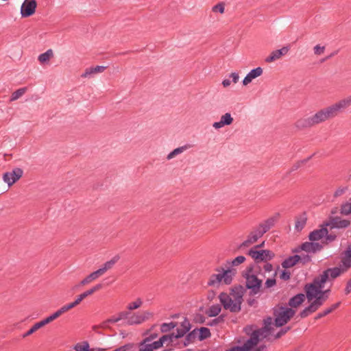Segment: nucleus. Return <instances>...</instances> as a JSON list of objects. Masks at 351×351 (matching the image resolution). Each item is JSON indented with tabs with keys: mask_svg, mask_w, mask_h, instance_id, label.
Segmentation results:
<instances>
[{
	"mask_svg": "<svg viewBox=\"0 0 351 351\" xmlns=\"http://www.w3.org/2000/svg\"><path fill=\"white\" fill-rule=\"evenodd\" d=\"M151 316L152 313L148 311L130 312L128 325L141 324L149 319Z\"/></svg>",
	"mask_w": 351,
	"mask_h": 351,
	"instance_id": "9d476101",
	"label": "nucleus"
},
{
	"mask_svg": "<svg viewBox=\"0 0 351 351\" xmlns=\"http://www.w3.org/2000/svg\"><path fill=\"white\" fill-rule=\"evenodd\" d=\"M60 316H59L58 313H57V311H56L53 313H52L51 315H50L49 316L45 318L44 319L41 320V322L43 323H44L43 325L45 326V325L49 324L50 322H53V320H55L56 319H57Z\"/></svg>",
	"mask_w": 351,
	"mask_h": 351,
	"instance_id": "4c0bfd02",
	"label": "nucleus"
},
{
	"mask_svg": "<svg viewBox=\"0 0 351 351\" xmlns=\"http://www.w3.org/2000/svg\"><path fill=\"white\" fill-rule=\"evenodd\" d=\"M210 336V330L207 328L202 327L199 329V338L200 339H204Z\"/></svg>",
	"mask_w": 351,
	"mask_h": 351,
	"instance_id": "79ce46f5",
	"label": "nucleus"
},
{
	"mask_svg": "<svg viewBox=\"0 0 351 351\" xmlns=\"http://www.w3.org/2000/svg\"><path fill=\"white\" fill-rule=\"evenodd\" d=\"M325 239H326V243H328V242H332L333 241L335 240L336 239V235L335 234H328L327 233L326 236H325Z\"/></svg>",
	"mask_w": 351,
	"mask_h": 351,
	"instance_id": "e2e57ef3",
	"label": "nucleus"
},
{
	"mask_svg": "<svg viewBox=\"0 0 351 351\" xmlns=\"http://www.w3.org/2000/svg\"><path fill=\"white\" fill-rule=\"evenodd\" d=\"M295 127L298 129L302 130L306 128H311L313 127L315 125L314 121L313 120L312 116H310L308 117H304L298 119L295 123Z\"/></svg>",
	"mask_w": 351,
	"mask_h": 351,
	"instance_id": "4be33fe9",
	"label": "nucleus"
},
{
	"mask_svg": "<svg viewBox=\"0 0 351 351\" xmlns=\"http://www.w3.org/2000/svg\"><path fill=\"white\" fill-rule=\"evenodd\" d=\"M53 57V51L51 49L47 50L45 53L38 56V60L40 64L48 63L51 58Z\"/></svg>",
	"mask_w": 351,
	"mask_h": 351,
	"instance_id": "bb28decb",
	"label": "nucleus"
},
{
	"mask_svg": "<svg viewBox=\"0 0 351 351\" xmlns=\"http://www.w3.org/2000/svg\"><path fill=\"white\" fill-rule=\"evenodd\" d=\"M289 330V328H287V329L284 330V329H282L277 335H276V338H279L282 335H285L287 330Z\"/></svg>",
	"mask_w": 351,
	"mask_h": 351,
	"instance_id": "774afa93",
	"label": "nucleus"
},
{
	"mask_svg": "<svg viewBox=\"0 0 351 351\" xmlns=\"http://www.w3.org/2000/svg\"><path fill=\"white\" fill-rule=\"evenodd\" d=\"M295 313L291 308L276 306L274 308V322L277 327L286 324Z\"/></svg>",
	"mask_w": 351,
	"mask_h": 351,
	"instance_id": "0eeeda50",
	"label": "nucleus"
},
{
	"mask_svg": "<svg viewBox=\"0 0 351 351\" xmlns=\"http://www.w3.org/2000/svg\"><path fill=\"white\" fill-rule=\"evenodd\" d=\"M36 0H25L21 6V16L27 18L32 16L36 12Z\"/></svg>",
	"mask_w": 351,
	"mask_h": 351,
	"instance_id": "1a4fd4ad",
	"label": "nucleus"
},
{
	"mask_svg": "<svg viewBox=\"0 0 351 351\" xmlns=\"http://www.w3.org/2000/svg\"><path fill=\"white\" fill-rule=\"evenodd\" d=\"M306 223V217L304 214L296 218L295 223V229L297 231L302 230L305 226Z\"/></svg>",
	"mask_w": 351,
	"mask_h": 351,
	"instance_id": "c85d7f7f",
	"label": "nucleus"
},
{
	"mask_svg": "<svg viewBox=\"0 0 351 351\" xmlns=\"http://www.w3.org/2000/svg\"><path fill=\"white\" fill-rule=\"evenodd\" d=\"M276 284V279L274 278H268L265 282V287L266 288H271L275 286Z\"/></svg>",
	"mask_w": 351,
	"mask_h": 351,
	"instance_id": "3c124183",
	"label": "nucleus"
},
{
	"mask_svg": "<svg viewBox=\"0 0 351 351\" xmlns=\"http://www.w3.org/2000/svg\"><path fill=\"white\" fill-rule=\"evenodd\" d=\"M299 257L300 258L299 263H302V265H304V264L310 262L311 260V256L307 254L306 255H299Z\"/></svg>",
	"mask_w": 351,
	"mask_h": 351,
	"instance_id": "603ef678",
	"label": "nucleus"
},
{
	"mask_svg": "<svg viewBox=\"0 0 351 351\" xmlns=\"http://www.w3.org/2000/svg\"><path fill=\"white\" fill-rule=\"evenodd\" d=\"M246 258L244 256H238L235 258L232 261H228L227 265L232 267H237L243 263L245 261Z\"/></svg>",
	"mask_w": 351,
	"mask_h": 351,
	"instance_id": "2f4dec72",
	"label": "nucleus"
},
{
	"mask_svg": "<svg viewBox=\"0 0 351 351\" xmlns=\"http://www.w3.org/2000/svg\"><path fill=\"white\" fill-rule=\"evenodd\" d=\"M300 259L299 255L291 256L285 259L282 263V267L285 269L292 267L300 262Z\"/></svg>",
	"mask_w": 351,
	"mask_h": 351,
	"instance_id": "b1692460",
	"label": "nucleus"
},
{
	"mask_svg": "<svg viewBox=\"0 0 351 351\" xmlns=\"http://www.w3.org/2000/svg\"><path fill=\"white\" fill-rule=\"evenodd\" d=\"M26 91H27L26 87L21 88L16 90L12 94L11 97H10V101H14L15 100H17L21 97H22L26 93Z\"/></svg>",
	"mask_w": 351,
	"mask_h": 351,
	"instance_id": "473e14b6",
	"label": "nucleus"
},
{
	"mask_svg": "<svg viewBox=\"0 0 351 351\" xmlns=\"http://www.w3.org/2000/svg\"><path fill=\"white\" fill-rule=\"evenodd\" d=\"M248 255H250L256 263L261 262H267L271 260L275 256L274 253L270 250H258L255 249H250L248 251Z\"/></svg>",
	"mask_w": 351,
	"mask_h": 351,
	"instance_id": "6e6552de",
	"label": "nucleus"
},
{
	"mask_svg": "<svg viewBox=\"0 0 351 351\" xmlns=\"http://www.w3.org/2000/svg\"><path fill=\"white\" fill-rule=\"evenodd\" d=\"M84 299V297L82 295V294L81 293L80 295H79L77 298L75 299V300L73 302H71L73 305V306H76L77 305H78Z\"/></svg>",
	"mask_w": 351,
	"mask_h": 351,
	"instance_id": "13d9d810",
	"label": "nucleus"
},
{
	"mask_svg": "<svg viewBox=\"0 0 351 351\" xmlns=\"http://www.w3.org/2000/svg\"><path fill=\"white\" fill-rule=\"evenodd\" d=\"M263 69L260 66L251 70L243 80V82H242L243 85V86L248 85L250 83L252 82V81L254 79L261 76L263 74Z\"/></svg>",
	"mask_w": 351,
	"mask_h": 351,
	"instance_id": "2eb2a0df",
	"label": "nucleus"
},
{
	"mask_svg": "<svg viewBox=\"0 0 351 351\" xmlns=\"http://www.w3.org/2000/svg\"><path fill=\"white\" fill-rule=\"evenodd\" d=\"M73 308H74L73 304L70 303V304H67L66 305L62 306L60 308H59L56 311L58 313L59 316H60Z\"/></svg>",
	"mask_w": 351,
	"mask_h": 351,
	"instance_id": "c03bdc74",
	"label": "nucleus"
},
{
	"mask_svg": "<svg viewBox=\"0 0 351 351\" xmlns=\"http://www.w3.org/2000/svg\"><path fill=\"white\" fill-rule=\"evenodd\" d=\"M243 276L245 278L246 287L250 290L252 295H256L261 291L263 280L259 279L253 271V266L246 268Z\"/></svg>",
	"mask_w": 351,
	"mask_h": 351,
	"instance_id": "423d86ee",
	"label": "nucleus"
},
{
	"mask_svg": "<svg viewBox=\"0 0 351 351\" xmlns=\"http://www.w3.org/2000/svg\"><path fill=\"white\" fill-rule=\"evenodd\" d=\"M339 259L340 263L350 269L351 267V244L348 246L346 250L340 253Z\"/></svg>",
	"mask_w": 351,
	"mask_h": 351,
	"instance_id": "f3484780",
	"label": "nucleus"
},
{
	"mask_svg": "<svg viewBox=\"0 0 351 351\" xmlns=\"http://www.w3.org/2000/svg\"><path fill=\"white\" fill-rule=\"evenodd\" d=\"M213 12H219L220 14H223L224 12V5L221 3H218L213 7Z\"/></svg>",
	"mask_w": 351,
	"mask_h": 351,
	"instance_id": "09e8293b",
	"label": "nucleus"
},
{
	"mask_svg": "<svg viewBox=\"0 0 351 351\" xmlns=\"http://www.w3.org/2000/svg\"><path fill=\"white\" fill-rule=\"evenodd\" d=\"M305 300V295L299 293L291 298L289 301V305L291 307L296 308L299 306Z\"/></svg>",
	"mask_w": 351,
	"mask_h": 351,
	"instance_id": "393cba45",
	"label": "nucleus"
},
{
	"mask_svg": "<svg viewBox=\"0 0 351 351\" xmlns=\"http://www.w3.org/2000/svg\"><path fill=\"white\" fill-rule=\"evenodd\" d=\"M300 249L306 252L315 253L322 249V245L319 243L305 242L302 244Z\"/></svg>",
	"mask_w": 351,
	"mask_h": 351,
	"instance_id": "aec40b11",
	"label": "nucleus"
},
{
	"mask_svg": "<svg viewBox=\"0 0 351 351\" xmlns=\"http://www.w3.org/2000/svg\"><path fill=\"white\" fill-rule=\"evenodd\" d=\"M102 288V285L101 284H97L95 286H94L93 287H92L91 289L84 291V293H82V295L84 297V298H86V297H88V295H92L93 293H94L95 291H99V289H101Z\"/></svg>",
	"mask_w": 351,
	"mask_h": 351,
	"instance_id": "f704fd0d",
	"label": "nucleus"
},
{
	"mask_svg": "<svg viewBox=\"0 0 351 351\" xmlns=\"http://www.w3.org/2000/svg\"><path fill=\"white\" fill-rule=\"evenodd\" d=\"M273 318L268 317L264 319V326L252 331L250 338L247 339L242 346L232 348L230 351H250L258 342L267 337L272 329Z\"/></svg>",
	"mask_w": 351,
	"mask_h": 351,
	"instance_id": "7ed1b4c3",
	"label": "nucleus"
},
{
	"mask_svg": "<svg viewBox=\"0 0 351 351\" xmlns=\"http://www.w3.org/2000/svg\"><path fill=\"white\" fill-rule=\"evenodd\" d=\"M276 221V218L274 217H271L265 220L262 223H261L256 228L259 230L261 234L263 235L267 231H269L275 224Z\"/></svg>",
	"mask_w": 351,
	"mask_h": 351,
	"instance_id": "a211bd4d",
	"label": "nucleus"
},
{
	"mask_svg": "<svg viewBox=\"0 0 351 351\" xmlns=\"http://www.w3.org/2000/svg\"><path fill=\"white\" fill-rule=\"evenodd\" d=\"M340 305V302L333 304L330 307L328 308V310H330V313L337 309Z\"/></svg>",
	"mask_w": 351,
	"mask_h": 351,
	"instance_id": "0e129e2a",
	"label": "nucleus"
},
{
	"mask_svg": "<svg viewBox=\"0 0 351 351\" xmlns=\"http://www.w3.org/2000/svg\"><path fill=\"white\" fill-rule=\"evenodd\" d=\"M263 235L256 228H254L252 231L250 232L246 239L243 241L239 245L240 249L248 247L255 243L258 239Z\"/></svg>",
	"mask_w": 351,
	"mask_h": 351,
	"instance_id": "f8f14e48",
	"label": "nucleus"
},
{
	"mask_svg": "<svg viewBox=\"0 0 351 351\" xmlns=\"http://www.w3.org/2000/svg\"><path fill=\"white\" fill-rule=\"evenodd\" d=\"M230 78H232V82L236 84L238 82L239 80V73L237 72L231 73L229 75Z\"/></svg>",
	"mask_w": 351,
	"mask_h": 351,
	"instance_id": "864d4df0",
	"label": "nucleus"
},
{
	"mask_svg": "<svg viewBox=\"0 0 351 351\" xmlns=\"http://www.w3.org/2000/svg\"><path fill=\"white\" fill-rule=\"evenodd\" d=\"M350 224V221L347 219H342L340 217L332 218L328 223L326 224V226H330L332 228H346Z\"/></svg>",
	"mask_w": 351,
	"mask_h": 351,
	"instance_id": "ddd939ff",
	"label": "nucleus"
},
{
	"mask_svg": "<svg viewBox=\"0 0 351 351\" xmlns=\"http://www.w3.org/2000/svg\"><path fill=\"white\" fill-rule=\"evenodd\" d=\"M88 348L89 344L88 342L78 343L73 348L75 351H88Z\"/></svg>",
	"mask_w": 351,
	"mask_h": 351,
	"instance_id": "e433bc0d",
	"label": "nucleus"
},
{
	"mask_svg": "<svg viewBox=\"0 0 351 351\" xmlns=\"http://www.w3.org/2000/svg\"><path fill=\"white\" fill-rule=\"evenodd\" d=\"M223 320H224V316L223 315H220L217 318L213 319L212 321V323L210 325V326L215 325V324H219L220 322H223Z\"/></svg>",
	"mask_w": 351,
	"mask_h": 351,
	"instance_id": "bf43d9fd",
	"label": "nucleus"
},
{
	"mask_svg": "<svg viewBox=\"0 0 351 351\" xmlns=\"http://www.w3.org/2000/svg\"><path fill=\"white\" fill-rule=\"evenodd\" d=\"M232 122H233V118L232 117L230 113L227 112L221 117L219 121L215 122L213 124V127L215 129H219V128H223L225 125H229L232 124Z\"/></svg>",
	"mask_w": 351,
	"mask_h": 351,
	"instance_id": "6ab92c4d",
	"label": "nucleus"
},
{
	"mask_svg": "<svg viewBox=\"0 0 351 351\" xmlns=\"http://www.w3.org/2000/svg\"><path fill=\"white\" fill-rule=\"evenodd\" d=\"M23 169L16 167L10 172H5L3 176V180L8 186H12L23 176Z\"/></svg>",
	"mask_w": 351,
	"mask_h": 351,
	"instance_id": "9b49d317",
	"label": "nucleus"
},
{
	"mask_svg": "<svg viewBox=\"0 0 351 351\" xmlns=\"http://www.w3.org/2000/svg\"><path fill=\"white\" fill-rule=\"evenodd\" d=\"M149 339H145L143 343L140 345V351H153L149 344Z\"/></svg>",
	"mask_w": 351,
	"mask_h": 351,
	"instance_id": "49530a36",
	"label": "nucleus"
},
{
	"mask_svg": "<svg viewBox=\"0 0 351 351\" xmlns=\"http://www.w3.org/2000/svg\"><path fill=\"white\" fill-rule=\"evenodd\" d=\"M314 53L316 55H321L324 53L325 51V47L324 46H320L319 45H317L314 47Z\"/></svg>",
	"mask_w": 351,
	"mask_h": 351,
	"instance_id": "8fccbe9b",
	"label": "nucleus"
},
{
	"mask_svg": "<svg viewBox=\"0 0 351 351\" xmlns=\"http://www.w3.org/2000/svg\"><path fill=\"white\" fill-rule=\"evenodd\" d=\"M231 82H230V80H228V79H224L223 81H222V85L223 86V87L226 88V87H228L230 85Z\"/></svg>",
	"mask_w": 351,
	"mask_h": 351,
	"instance_id": "338daca9",
	"label": "nucleus"
},
{
	"mask_svg": "<svg viewBox=\"0 0 351 351\" xmlns=\"http://www.w3.org/2000/svg\"><path fill=\"white\" fill-rule=\"evenodd\" d=\"M330 313V310H328V308H327L324 311L318 313L317 315V316L315 317V319H320V318H322V317H324V316H326V315H328Z\"/></svg>",
	"mask_w": 351,
	"mask_h": 351,
	"instance_id": "5fc2aeb1",
	"label": "nucleus"
},
{
	"mask_svg": "<svg viewBox=\"0 0 351 351\" xmlns=\"http://www.w3.org/2000/svg\"><path fill=\"white\" fill-rule=\"evenodd\" d=\"M106 69V66H96L86 68L84 72L81 75V77L91 78L96 74L103 73Z\"/></svg>",
	"mask_w": 351,
	"mask_h": 351,
	"instance_id": "dca6fc26",
	"label": "nucleus"
},
{
	"mask_svg": "<svg viewBox=\"0 0 351 351\" xmlns=\"http://www.w3.org/2000/svg\"><path fill=\"white\" fill-rule=\"evenodd\" d=\"M348 270L347 267L339 263L338 266L324 270L319 276L315 278L311 283L306 284L304 291L308 302L311 304L300 312V316L302 318H305L318 310L328 300L330 292V289L323 291L324 285Z\"/></svg>",
	"mask_w": 351,
	"mask_h": 351,
	"instance_id": "f257e3e1",
	"label": "nucleus"
},
{
	"mask_svg": "<svg viewBox=\"0 0 351 351\" xmlns=\"http://www.w3.org/2000/svg\"><path fill=\"white\" fill-rule=\"evenodd\" d=\"M290 272L287 271H283L280 274V278L284 280H288L290 278Z\"/></svg>",
	"mask_w": 351,
	"mask_h": 351,
	"instance_id": "4d7b16f0",
	"label": "nucleus"
},
{
	"mask_svg": "<svg viewBox=\"0 0 351 351\" xmlns=\"http://www.w3.org/2000/svg\"><path fill=\"white\" fill-rule=\"evenodd\" d=\"M101 275L97 270L92 272L80 282V285L84 286L97 279Z\"/></svg>",
	"mask_w": 351,
	"mask_h": 351,
	"instance_id": "cd10ccee",
	"label": "nucleus"
},
{
	"mask_svg": "<svg viewBox=\"0 0 351 351\" xmlns=\"http://www.w3.org/2000/svg\"><path fill=\"white\" fill-rule=\"evenodd\" d=\"M119 260V256L117 255L110 261L106 262L99 269H97L101 276L104 275L108 270L112 269Z\"/></svg>",
	"mask_w": 351,
	"mask_h": 351,
	"instance_id": "5701e85b",
	"label": "nucleus"
},
{
	"mask_svg": "<svg viewBox=\"0 0 351 351\" xmlns=\"http://www.w3.org/2000/svg\"><path fill=\"white\" fill-rule=\"evenodd\" d=\"M219 299L225 309L230 310L232 313H238L241 311L243 295L240 292L233 290L229 294L221 293Z\"/></svg>",
	"mask_w": 351,
	"mask_h": 351,
	"instance_id": "39448f33",
	"label": "nucleus"
},
{
	"mask_svg": "<svg viewBox=\"0 0 351 351\" xmlns=\"http://www.w3.org/2000/svg\"><path fill=\"white\" fill-rule=\"evenodd\" d=\"M351 105V97L343 99L329 106L322 108L311 115L315 125H318L335 117L341 110Z\"/></svg>",
	"mask_w": 351,
	"mask_h": 351,
	"instance_id": "f03ea898",
	"label": "nucleus"
},
{
	"mask_svg": "<svg viewBox=\"0 0 351 351\" xmlns=\"http://www.w3.org/2000/svg\"><path fill=\"white\" fill-rule=\"evenodd\" d=\"M73 308H74L73 304L70 303V304H67L66 305L62 306L60 308H59L56 311L58 313L59 316H60Z\"/></svg>",
	"mask_w": 351,
	"mask_h": 351,
	"instance_id": "a18cd8bd",
	"label": "nucleus"
},
{
	"mask_svg": "<svg viewBox=\"0 0 351 351\" xmlns=\"http://www.w3.org/2000/svg\"><path fill=\"white\" fill-rule=\"evenodd\" d=\"M221 308L219 304H213L207 310L206 314L209 317H215L221 312Z\"/></svg>",
	"mask_w": 351,
	"mask_h": 351,
	"instance_id": "c756f323",
	"label": "nucleus"
},
{
	"mask_svg": "<svg viewBox=\"0 0 351 351\" xmlns=\"http://www.w3.org/2000/svg\"><path fill=\"white\" fill-rule=\"evenodd\" d=\"M328 233V229L326 227H322L320 229L315 230L310 233L309 240L311 241H319L326 236Z\"/></svg>",
	"mask_w": 351,
	"mask_h": 351,
	"instance_id": "412c9836",
	"label": "nucleus"
},
{
	"mask_svg": "<svg viewBox=\"0 0 351 351\" xmlns=\"http://www.w3.org/2000/svg\"><path fill=\"white\" fill-rule=\"evenodd\" d=\"M215 271L217 274L210 275L207 285L210 287H219L221 284L229 285L232 283L233 278L237 274V270L232 267L224 269L217 267Z\"/></svg>",
	"mask_w": 351,
	"mask_h": 351,
	"instance_id": "20e7f679",
	"label": "nucleus"
},
{
	"mask_svg": "<svg viewBox=\"0 0 351 351\" xmlns=\"http://www.w3.org/2000/svg\"><path fill=\"white\" fill-rule=\"evenodd\" d=\"M142 300L140 298H138L134 302L130 303L127 308L129 311H132L139 308L142 305Z\"/></svg>",
	"mask_w": 351,
	"mask_h": 351,
	"instance_id": "a19ab883",
	"label": "nucleus"
},
{
	"mask_svg": "<svg viewBox=\"0 0 351 351\" xmlns=\"http://www.w3.org/2000/svg\"><path fill=\"white\" fill-rule=\"evenodd\" d=\"M189 330V328L186 325L183 324L182 328H178L176 334L174 333L175 339L183 337Z\"/></svg>",
	"mask_w": 351,
	"mask_h": 351,
	"instance_id": "72a5a7b5",
	"label": "nucleus"
},
{
	"mask_svg": "<svg viewBox=\"0 0 351 351\" xmlns=\"http://www.w3.org/2000/svg\"><path fill=\"white\" fill-rule=\"evenodd\" d=\"M119 320V318L118 317V316H113L111 318H110L108 320V322L109 323H116V322H118Z\"/></svg>",
	"mask_w": 351,
	"mask_h": 351,
	"instance_id": "69168bd1",
	"label": "nucleus"
},
{
	"mask_svg": "<svg viewBox=\"0 0 351 351\" xmlns=\"http://www.w3.org/2000/svg\"><path fill=\"white\" fill-rule=\"evenodd\" d=\"M344 292L346 295H348L351 293V278L348 281Z\"/></svg>",
	"mask_w": 351,
	"mask_h": 351,
	"instance_id": "052dcab7",
	"label": "nucleus"
},
{
	"mask_svg": "<svg viewBox=\"0 0 351 351\" xmlns=\"http://www.w3.org/2000/svg\"><path fill=\"white\" fill-rule=\"evenodd\" d=\"M191 145L187 144L184 145L183 146L179 147L178 148L174 149L172 152H171L167 156V160H171L172 158H175L179 154H181L184 151L187 150L188 149L191 148Z\"/></svg>",
	"mask_w": 351,
	"mask_h": 351,
	"instance_id": "a878e982",
	"label": "nucleus"
},
{
	"mask_svg": "<svg viewBox=\"0 0 351 351\" xmlns=\"http://www.w3.org/2000/svg\"><path fill=\"white\" fill-rule=\"evenodd\" d=\"M265 272H270L273 270V265L271 263L266 262L263 266Z\"/></svg>",
	"mask_w": 351,
	"mask_h": 351,
	"instance_id": "680f3d73",
	"label": "nucleus"
},
{
	"mask_svg": "<svg viewBox=\"0 0 351 351\" xmlns=\"http://www.w3.org/2000/svg\"><path fill=\"white\" fill-rule=\"evenodd\" d=\"M346 190H347L346 187H340L336 190V191L334 193V195L335 197L340 196V195H343L346 192Z\"/></svg>",
	"mask_w": 351,
	"mask_h": 351,
	"instance_id": "6e6d98bb",
	"label": "nucleus"
},
{
	"mask_svg": "<svg viewBox=\"0 0 351 351\" xmlns=\"http://www.w3.org/2000/svg\"><path fill=\"white\" fill-rule=\"evenodd\" d=\"M341 213L348 215L351 214V203L347 202L341 207Z\"/></svg>",
	"mask_w": 351,
	"mask_h": 351,
	"instance_id": "37998d69",
	"label": "nucleus"
},
{
	"mask_svg": "<svg viewBox=\"0 0 351 351\" xmlns=\"http://www.w3.org/2000/svg\"><path fill=\"white\" fill-rule=\"evenodd\" d=\"M289 50V47H283L280 49L273 51L270 55L265 58V62L267 63H271L277 60H279L282 56H285L288 53Z\"/></svg>",
	"mask_w": 351,
	"mask_h": 351,
	"instance_id": "4468645a",
	"label": "nucleus"
},
{
	"mask_svg": "<svg viewBox=\"0 0 351 351\" xmlns=\"http://www.w3.org/2000/svg\"><path fill=\"white\" fill-rule=\"evenodd\" d=\"M130 311H122L118 314L119 320H125L127 324H128V319L130 318Z\"/></svg>",
	"mask_w": 351,
	"mask_h": 351,
	"instance_id": "de8ad7c7",
	"label": "nucleus"
},
{
	"mask_svg": "<svg viewBox=\"0 0 351 351\" xmlns=\"http://www.w3.org/2000/svg\"><path fill=\"white\" fill-rule=\"evenodd\" d=\"M44 323H43L41 321L34 324L32 327L31 328L27 330L25 333H24L23 335V338H25L27 337V336H29L31 335H32L34 332H35L36 330H38V329H40V328L45 326L43 325Z\"/></svg>",
	"mask_w": 351,
	"mask_h": 351,
	"instance_id": "7c9ffc66",
	"label": "nucleus"
},
{
	"mask_svg": "<svg viewBox=\"0 0 351 351\" xmlns=\"http://www.w3.org/2000/svg\"><path fill=\"white\" fill-rule=\"evenodd\" d=\"M176 324L174 322L164 323L160 326V330L162 332H167L176 327Z\"/></svg>",
	"mask_w": 351,
	"mask_h": 351,
	"instance_id": "ea45409f",
	"label": "nucleus"
},
{
	"mask_svg": "<svg viewBox=\"0 0 351 351\" xmlns=\"http://www.w3.org/2000/svg\"><path fill=\"white\" fill-rule=\"evenodd\" d=\"M161 337H166V339L162 342V346H170L171 343L175 339V338H174V333L173 332L171 333V334L165 335L162 336Z\"/></svg>",
	"mask_w": 351,
	"mask_h": 351,
	"instance_id": "58836bf2",
	"label": "nucleus"
},
{
	"mask_svg": "<svg viewBox=\"0 0 351 351\" xmlns=\"http://www.w3.org/2000/svg\"><path fill=\"white\" fill-rule=\"evenodd\" d=\"M166 339V337H160L158 341L154 342H149V344L154 351V350H157L161 347H162V342Z\"/></svg>",
	"mask_w": 351,
	"mask_h": 351,
	"instance_id": "c9c22d12",
	"label": "nucleus"
}]
</instances>
